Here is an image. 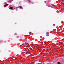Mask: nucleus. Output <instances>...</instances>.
Returning a JSON list of instances; mask_svg holds the SVG:
<instances>
[{
	"mask_svg": "<svg viewBox=\"0 0 64 64\" xmlns=\"http://www.w3.org/2000/svg\"><path fill=\"white\" fill-rule=\"evenodd\" d=\"M8 4H6V5H5V6H8Z\"/></svg>",
	"mask_w": 64,
	"mask_h": 64,
	"instance_id": "obj_3",
	"label": "nucleus"
},
{
	"mask_svg": "<svg viewBox=\"0 0 64 64\" xmlns=\"http://www.w3.org/2000/svg\"><path fill=\"white\" fill-rule=\"evenodd\" d=\"M10 9H11V10H12V9H13V8L12 7H10Z\"/></svg>",
	"mask_w": 64,
	"mask_h": 64,
	"instance_id": "obj_1",
	"label": "nucleus"
},
{
	"mask_svg": "<svg viewBox=\"0 0 64 64\" xmlns=\"http://www.w3.org/2000/svg\"><path fill=\"white\" fill-rule=\"evenodd\" d=\"M2 41H0V42H2Z\"/></svg>",
	"mask_w": 64,
	"mask_h": 64,
	"instance_id": "obj_5",
	"label": "nucleus"
},
{
	"mask_svg": "<svg viewBox=\"0 0 64 64\" xmlns=\"http://www.w3.org/2000/svg\"><path fill=\"white\" fill-rule=\"evenodd\" d=\"M57 64H61V63L59 62H57Z\"/></svg>",
	"mask_w": 64,
	"mask_h": 64,
	"instance_id": "obj_2",
	"label": "nucleus"
},
{
	"mask_svg": "<svg viewBox=\"0 0 64 64\" xmlns=\"http://www.w3.org/2000/svg\"><path fill=\"white\" fill-rule=\"evenodd\" d=\"M22 6H20V8H22Z\"/></svg>",
	"mask_w": 64,
	"mask_h": 64,
	"instance_id": "obj_4",
	"label": "nucleus"
},
{
	"mask_svg": "<svg viewBox=\"0 0 64 64\" xmlns=\"http://www.w3.org/2000/svg\"><path fill=\"white\" fill-rule=\"evenodd\" d=\"M45 2V3H46V2Z\"/></svg>",
	"mask_w": 64,
	"mask_h": 64,
	"instance_id": "obj_7",
	"label": "nucleus"
},
{
	"mask_svg": "<svg viewBox=\"0 0 64 64\" xmlns=\"http://www.w3.org/2000/svg\"><path fill=\"white\" fill-rule=\"evenodd\" d=\"M37 42V43H38V42Z\"/></svg>",
	"mask_w": 64,
	"mask_h": 64,
	"instance_id": "obj_6",
	"label": "nucleus"
}]
</instances>
